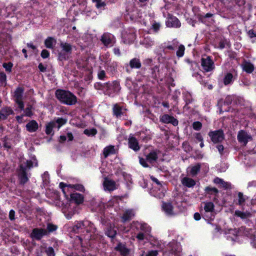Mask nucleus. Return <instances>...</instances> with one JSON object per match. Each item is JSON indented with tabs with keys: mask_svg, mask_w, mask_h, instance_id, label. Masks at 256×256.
<instances>
[{
	"mask_svg": "<svg viewBox=\"0 0 256 256\" xmlns=\"http://www.w3.org/2000/svg\"><path fill=\"white\" fill-rule=\"evenodd\" d=\"M94 88L102 90L106 94L112 97L117 94L120 90V83L117 81L107 83L96 82L94 84Z\"/></svg>",
	"mask_w": 256,
	"mask_h": 256,
	"instance_id": "1",
	"label": "nucleus"
},
{
	"mask_svg": "<svg viewBox=\"0 0 256 256\" xmlns=\"http://www.w3.org/2000/svg\"><path fill=\"white\" fill-rule=\"evenodd\" d=\"M56 96L60 102L67 105L74 104L77 101L76 96L69 91L58 90L56 92Z\"/></svg>",
	"mask_w": 256,
	"mask_h": 256,
	"instance_id": "2",
	"label": "nucleus"
},
{
	"mask_svg": "<svg viewBox=\"0 0 256 256\" xmlns=\"http://www.w3.org/2000/svg\"><path fill=\"white\" fill-rule=\"evenodd\" d=\"M32 166V161H23V162L20 164L18 170V176L21 184H24L28 181L26 172Z\"/></svg>",
	"mask_w": 256,
	"mask_h": 256,
	"instance_id": "3",
	"label": "nucleus"
},
{
	"mask_svg": "<svg viewBox=\"0 0 256 256\" xmlns=\"http://www.w3.org/2000/svg\"><path fill=\"white\" fill-rule=\"evenodd\" d=\"M60 51L58 52V59L60 60H68L70 56L73 46L66 42H61L60 44Z\"/></svg>",
	"mask_w": 256,
	"mask_h": 256,
	"instance_id": "4",
	"label": "nucleus"
},
{
	"mask_svg": "<svg viewBox=\"0 0 256 256\" xmlns=\"http://www.w3.org/2000/svg\"><path fill=\"white\" fill-rule=\"evenodd\" d=\"M136 30L134 28L124 30L122 32V38L124 42L132 44L136 38Z\"/></svg>",
	"mask_w": 256,
	"mask_h": 256,
	"instance_id": "5",
	"label": "nucleus"
},
{
	"mask_svg": "<svg viewBox=\"0 0 256 256\" xmlns=\"http://www.w3.org/2000/svg\"><path fill=\"white\" fill-rule=\"evenodd\" d=\"M60 186L62 188L63 193L66 196H67L69 193L72 192L74 190L82 192L84 190L83 186L81 184H67L64 182L60 184Z\"/></svg>",
	"mask_w": 256,
	"mask_h": 256,
	"instance_id": "6",
	"label": "nucleus"
},
{
	"mask_svg": "<svg viewBox=\"0 0 256 256\" xmlns=\"http://www.w3.org/2000/svg\"><path fill=\"white\" fill-rule=\"evenodd\" d=\"M201 66L203 70L206 72H209L214 68V65L211 58L208 56L202 57L201 58Z\"/></svg>",
	"mask_w": 256,
	"mask_h": 256,
	"instance_id": "7",
	"label": "nucleus"
},
{
	"mask_svg": "<svg viewBox=\"0 0 256 256\" xmlns=\"http://www.w3.org/2000/svg\"><path fill=\"white\" fill-rule=\"evenodd\" d=\"M236 76L237 72L234 68L225 72L222 80L225 86L232 84Z\"/></svg>",
	"mask_w": 256,
	"mask_h": 256,
	"instance_id": "8",
	"label": "nucleus"
},
{
	"mask_svg": "<svg viewBox=\"0 0 256 256\" xmlns=\"http://www.w3.org/2000/svg\"><path fill=\"white\" fill-rule=\"evenodd\" d=\"M23 94L24 90L21 88H18L14 92V100L20 110H24V108Z\"/></svg>",
	"mask_w": 256,
	"mask_h": 256,
	"instance_id": "9",
	"label": "nucleus"
},
{
	"mask_svg": "<svg viewBox=\"0 0 256 256\" xmlns=\"http://www.w3.org/2000/svg\"><path fill=\"white\" fill-rule=\"evenodd\" d=\"M100 40L106 46H112L116 42V38L114 36L108 32L104 34Z\"/></svg>",
	"mask_w": 256,
	"mask_h": 256,
	"instance_id": "10",
	"label": "nucleus"
},
{
	"mask_svg": "<svg viewBox=\"0 0 256 256\" xmlns=\"http://www.w3.org/2000/svg\"><path fill=\"white\" fill-rule=\"evenodd\" d=\"M166 24L169 28H178L181 26L180 20L176 16H174L170 14H166Z\"/></svg>",
	"mask_w": 256,
	"mask_h": 256,
	"instance_id": "11",
	"label": "nucleus"
},
{
	"mask_svg": "<svg viewBox=\"0 0 256 256\" xmlns=\"http://www.w3.org/2000/svg\"><path fill=\"white\" fill-rule=\"evenodd\" d=\"M165 2L164 8H162V11L164 17H166V14H169L166 10L172 12L175 10L176 2L174 0H164Z\"/></svg>",
	"mask_w": 256,
	"mask_h": 256,
	"instance_id": "12",
	"label": "nucleus"
},
{
	"mask_svg": "<svg viewBox=\"0 0 256 256\" xmlns=\"http://www.w3.org/2000/svg\"><path fill=\"white\" fill-rule=\"evenodd\" d=\"M208 136L214 143L220 142L224 139V134L222 130L210 132H209Z\"/></svg>",
	"mask_w": 256,
	"mask_h": 256,
	"instance_id": "13",
	"label": "nucleus"
},
{
	"mask_svg": "<svg viewBox=\"0 0 256 256\" xmlns=\"http://www.w3.org/2000/svg\"><path fill=\"white\" fill-rule=\"evenodd\" d=\"M237 138L239 142L244 146H246L249 141L252 140V136L243 130L238 132Z\"/></svg>",
	"mask_w": 256,
	"mask_h": 256,
	"instance_id": "14",
	"label": "nucleus"
},
{
	"mask_svg": "<svg viewBox=\"0 0 256 256\" xmlns=\"http://www.w3.org/2000/svg\"><path fill=\"white\" fill-rule=\"evenodd\" d=\"M140 43L146 48H150L155 44V42L148 34L144 35L140 39Z\"/></svg>",
	"mask_w": 256,
	"mask_h": 256,
	"instance_id": "15",
	"label": "nucleus"
},
{
	"mask_svg": "<svg viewBox=\"0 0 256 256\" xmlns=\"http://www.w3.org/2000/svg\"><path fill=\"white\" fill-rule=\"evenodd\" d=\"M48 234V231L43 228H34L30 234L32 238L39 240L44 236Z\"/></svg>",
	"mask_w": 256,
	"mask_h": 256,
	"instance_id": "16",
	"label": "nucleus"
},
{
	"mask_svg": "<svg viewBox=\"0 0 256 256\" xmlns=\"http://www.w3.org/2000/svg\"><path fill=\"white\" fill-rule=\"evenodd\" d=\"M132 228H135L137 230H141L147 233H149L151 230V228L148 224L138 222H134L132 224Z\"/></svg>",
	"mask_w": 256,
	"mask_h": 256,
	"instance_id": "17",
	"label": "nucleus"
},
{
	"mask_svg": "<svg viewBox=\"0 0 256 256\" xmlns=\"http://www.w3.org/2000/svg\"><path fill=\"white\" fill-rule=\"evenodd\" d=\"M128 148L134 152H138L140 149L138 140L132 135H130L128 138Z\"/></svg>",
	"mask_w": 256,
	"mask_h": 256,
	"instance_id": "18",
	"label": "nucleus"
},
{
	"mask_svg": "<svg viewBox=\"0 0 256 256\" xmlns=\"http://www.w3.org/2000/svg\"><path fill=\"white\" fill-rule=\"evenodd\" d=\"M160 120L164 124H172L174 126H176L178 124L177 119L168 114H164L162 116L160 117Z\"/></svg>",
	"mask_w": 256,
	"mask_h": 256,
	"instance_id": "19",
	"label": "nucleus"
},
{
	"mask_svg": "<svg viewBox=\"0 0 256 256\" xmlns=\"http://www.w3.org/2000/svg\"><path fill=\"white\" fill-rule=\"evenodd\" d=\"M162 210L168 216H174L176 214L174 208L170 202H163L162 206Z\"/></svg>",
	"mask_w": 256,
	"mask_h": 256,
	"instance_id": "20",
	"label": "nucleus"
},
{
	"mask_svg": "<svg viewBox=\"0 0 256 256\" xmlns=\"http://www.w3.org/2000/svg\"><path fill=\"white\" fill-rule=\"evenodd\" d=\"M103 186L104 190H107L108 191H112L116 190L118 187L117 184L114 181L106 178H104V180L103 182Z\"/></svg>",
	"mask_w": 256,
	"mask_h": 256,
	"instance_id": "21",
	"label": "nucleus"
},
{
	"mask_svg": "<svg viewBox=\"0 0 256 256\" xmlns=\"http://www.w3.org/2000/svg\"><path fill=\"white\" fill-rule=\"evenodd\" d=\"M112 110L114 115L116 118H120L125 114L126 109L118 104H115L113 106Z\"/></svg>",
	"mask_w": 256,
	"mask_h": 256,
	"instance_id": "22",
	"label": "nucleus"
},
{
	"mask_svg": "<svg viewBox=\"0 0 256 256\" xmlns=\"http://www.w3.org/2000/svg\"><path fill=\"white\" fill-rule=\"evenodd\" d=\"M152 180L157 184L158 188H160V192H158L156 194V196L159 198H162L164 196L166 188L162 186V184L154 176H151Z\"/></svg>",
	"mask_w": 256,
	"mask_h": 256,
	"instance_id": "23",
	"label": "nucleus"
},
{
	"mask_svg": "<svg viewBox=\"0 0 256 256\" xmlns=\"http://www.w3.org/2000/svg\"><path fill=\"white\" fill-rule=\"evenodd\" d=\"M238 230L236 229H229L224 232L228 240H230L232 241L236 240L237 239Z\"/></svg>",
	"mask_w": 256,
	"mask_h": 256,
	"instance_id": "24",
	"label": "nucleus"
},
{
	"mask_svg": "<svg viewBox=\"0 0 256 256\" xmlns=\"http://www.w3.org/2000/svg\"><path fill=\"white\" fill-rule=\"evenodd\" d=\"M26 130L30 132H36L38 128V122L34 120H30L26 126Z\"/></svg>",
	"mask_w": 256,
	"mask_h": 256,
	"instance_id": "25",
	"label": "nucleus"
},
{
	"mask_svg": "<svg viewBox=\"0 0 256 256\" xmlns=\"http://www.w3.org/2000/svg\"><path fill=\"white\" fill-rule=\"evenodd\" d=\"M162 156L161 152L157 150H152L146 155V160H156Z\"/></svg>",
	"mask_w": 256,
	"mask_h": 256,
	"instance_id": "26",
	"label": "nucleus"
},
{
	"mask_svg": "<svg viewBox=\"0 0 256 256\" xmlns=\"http://www.w3.org/2000/svg\"><path fill=\"white\" fill-rule=\"evenodd\" d=\"M13 112V110L10 108H4L0 110V119L6 120L8 116L12 114Z\"/></svg>",
	"mask_w": 256,
	"mask_h": 256,
	"instance_id": "27",
	"label": "nucleus"
},
{
	"mask_svg": "<svg viewBox=\"0 0 256 256\" xmlns=\"http://www.w3.org/2000/svg\"><path fill=\"white\" fill-rule=\"evenodd\" d=\"M243 70L247 73L250 74L254 70V66L249 62L244 61L241 64Z\"/></svg>",
	"mask_w": 256,
	"mask_h": 256,
	"instance_id": "28",
	"label": "nucleus"
},
{
	"mask_svg": "<svg viewBox=\"0 0 256 256\" xmlns=\"http://www.w3.org/2000/svg\"><path fill=\"white\" fill-rule=\"evenodd\" d=\"M116 150L113 146H106L103 150V154L104 158H106L108 156L113 154L116 153Z\"/></svg>",
	"mask_w": 256,
	"mask_h": 256,
	"instance_id": "29",
	"label": "nucleus"
},
{
	"mask_svg": "<svg viewBox=\"0 0 256 256\" xmlns=\"http://www.w3.org/2000/svg\"><path fill=\"white\" fill-rule=\"evenodd\" d=\"M142 10H137L132 12H131L128 13L130 18L132 20H138V18L142 17Z\"/></svg>",
	"mask_w": 256,
	"mask_h": 256,
	"instance_id": "30",
	"label": "nucleus"
},
{
	"mask_svg": "<svg viewBox=\"0 0 256 256\" xmlns=\"http://www.w3.org/2000/svg\"><path fill=\"white\" fill-rule=\"evenodd\" d=\"M182 184L190 188L194 186L196 184L195 181L191 178L188 177L184 178L182 180Z\"/></svg>",
	"mask_w": 256,
	"mask_h": 256,
	"instance_id": "31",
	"label": "nucleus"
},
{
	"mask_svg": "<svg viewBox=\"0 0 256 256\" xmlns=\"http://www.w3.org/2000/svg\"><path fill=\"white\" fill-rule=\"evenodd\" d=\"M88 224H89V222H78L76 225L74 226L73 228V230L75 232H80L82 231V230L84 228V226H86Z\"/></svg>",
	"mask_w": 256,
	"mask_h": 256,
	"instance_id": "32",
	"label": "nucleus"
},
{
	"mask_svg": "<svg viewBox=\"0 0 256 256\" xmlns=\"http://www.w3.org/2000/svg\"><path fill=\"white\" fill-rule=\"evenodd\" d=\"M70 195V198L72 200H74L76 204H80L83 201V197L82 196L78 193H74L72 192L69 193Z\"/></svg>",
	"mask_w": 256,
	"mask_h": 256,
	"instance_id": "33",
	"label": "nucleus"
},
{
	"mask_svg": "<svg viewBox=\"0 0 256 256\" xmlns=\"http://www.w3.org/2000/svg\"><path fill=\"white\" fill-rule=\"evenodd\" d=\"M130 66L132 68H139L141 66V63L139 59L134 58L130 60Z\"/></svg>",
	"mask_w": 256,
	"mask_h": 256,
	"instance_id": "34",
	"label": "nucleus"
},
{
	"mask_svg": "<svg viewBox=\"0 0 256 256\" xmlns=\"http://www.w3.org/2000/svg\"><path fill=\"white\" fill-rule=\"evenodd\" d=\"M134 215V212L132 210H128L126 211L125 213L122 216L123 222L130 220Z\"/></svg>",
	"mask_w": 256,
	"mask_h": 256,
	"instance_id": "35",
	"label": "nucleus"
},
{
	"mask_svg": "<svg viewBox=\"0 0 256 256\" xmlns=\"http://www.w3.org/2000/svg\"><path fill=\"white\" fill-rule=\"evenodd\" d=\"M200 166L199 164H197L194 166H190L188 168L187 171L190 175L195 176L196 175L198 171L200 170Z\"/></svg>",
	"mask_w": 256,
	"mask_h": 256,
	"instance_id": "36",
	"label": "nucleus"
},
{
	"mask_svg": "<svg viewBox=\"0 0 256 256\" xmlns=\"http://www.w3.org/2000/svg\"><path fill=\"white\" fill-rule=\"evenodd\" d=\"M116 249L117 250L120 251L121 254L124 256L128 254L129 252V250L125 246L124 244H118L116 248Z\"/></svg>",
	"mask_w": 256,
	"mask_h": 256,
	"instance_id": "37",
	"label": "nucleus"
},
{
	"mask_svg": "<svg viewBox=\"0 0 256 256\" xmlns=\"http://www.w3.org/2000/svg\"><path fill=\"white\" fill-rule=\"evenodd\" d=\"M55 44V40L52 37L48 38L44 42L46 46L48 48H52Z\"/></svg>",
	"mask_w": 256,
	"mask_h": 256,
	"instance_id": "38",
	"label": "nucleus"
},
{
	"mask_svg": "<svg viewBox=\"0 0 256 256\" xmlns=\"http://www.w3.org/2000/svg\"><path fill=\"white\" fill-rule=\"evenodd\" d=\"M204 212H210L214 211V205L211 202H206L204 206Z\"/></svg>",
	"mask_w": 256,
	"mask_h": 256,
	"instance_id": "39",
	"label": "nucleus"
},
{
	"mask_svg": "<svg viewBox=\"0 0 256 256\" xmlns=\"http://www.w3.org/2000/svg\"><path fill=\"white\" fill-rule=\"evenodd\" d=\"M203 218L208 221L213 220L214 218V211L210 212H202Z\"/></svg>",
	"mask_w": 256,
	"mask_h": 256,
	"instance_id": "40",
	"label": "nucleus"
},
{
	"mask_svg": "<svg viewBox=\"0 0 256 256\" xmlns=\"http://www.w3.org/2000/svg\"><path fill=\"white\" fill-rule=\"evenodd\" d=\"M56 126V124L54 122H52L46 126V132L48 134H50L52 131V128Z\"/></svg>",
	"mask_w": 256,
	"mask_h": 256,
	"instance_id": "41",
	"label": "nucleus"
},
{
	"mask_svg": "<svg viewBox=\"0 0 256 256\" xmlns=\"http://www.w3.org/2000/svg\"><path fill=\"white\" fill-rule=\"evenodd\" d=\"M235 215L241 218H246L250 216V214L248 212H242L239 210H236L235 212Z\"/></svg>",
	"mask_w": 256,
	"mask_h": 256,
	"instance_id": "42",
	"label": "nucleus"
},
{
	"mask_svg": "<svg viewBox=\"0 0 256 256\" xmlns=\"http://www.w3.org/2000/svg\"><path fill=\"white\" fill-rule=\"evenodd\" d=\"M184 100L186 102V104H190L192 101V96L191 94L188 92H185L182 93Z\"/></svg>",
	"mask_w": 256,
	"mask_h": 256,
	"instance_id": "43",
	"label": "nucleus"
},
{
	"mask_svg": "<svg viewBox=\"0 0 256 256\" xmlns=\"http://www.w3.org/2000/svg\"><path fill=\"white\" fill-rule=\"evenodd\" d=\"M236 98V96H228L224 102V105L228 106L230 104L232 103V102Z\"/></svg>",
	"mask_w": 256,
	"mask_h": 256,
	"instance_id": "44",
	"label": "nucleus"
},
{
	"mask_svg": "<svg viewBox=\"0 0 256 256\" xmlns=\"http://www.w3.org/2000/svg\"><path fill=\"white\" fill-rule=\"evenodd\" d=\"M84 134L88 136H94L97 133V130L94 128L86 129L84 132Z\"/></svg>",
	"mask_w": 256,
	"mask_h": 256,
	"instance_id": "45",
	"label": "nucleus"
},
{
	"mask_svg": "<svg viewBox=\"0 0 256 256\" xmlns=\"http://www.w3.org/2000/svg\"><path fill=\"white\" fill-rule=\"evenodd\" d=\"M66 121L67 120L65 118H58L54 122L56 124H58L57 128L58 130L62 126L64 125L66 122Z\"/></svg>",
	"mask_w": 256,
	"mask_h": 256,
	"instance_id": "46",
	"label": "nucleus"
},
{
	"mask_svg": "<svg viewBox=\"0 0 256 256\" xmlns=\"http://www.w3.org/2000/svg\"><path fill=\"white\" fill-rule=\"evenodd\" d=\"M24 111L23 114L26 116L30 117L32 115V106H28L25 110H20Z\"/></svg>",
	"mask_w": 256,
	"mask_h": 256,
	"instance_id": "47",
	"label": "nucleus"
},
{
	"mask_svg": "<svg viewBox=\"0 0 256 256\" xmlns=\"http://www.w3.org/2000/svg\"><path fill=\"white\" fill-rule=\"evenodd\" d=\"M185 48L184 46L180 44L178 46V50L176 51L177 56L180 58L183 56L184 53Z\"/></svg>",
	"mask_w": 256,
	"mask_h": 256,
	"instance_id": "48",
	"label": "nucleus"
},
{
	"mask_svg": "<svg viewBox=\"0 0 256 256\" xmlns=\"http://www.w3.org/2000/svg\"><path fill=\"white\" fill-rule=\"evenodd\" d=\"M106 234L108 236L113 238L116 234V230L114 228H110L106 232Z\"/></svg>",
	"mask_w": 256,
	"mask_h": 256,
	"instance_id": "49",
	"label": "nucleus"
},
{
	"mask_svg": "<svg viewBox=\"0 0 256 256\" xmlns=\"http://www.w3.org/2000/svg\"><path fill=\"white\" fill-rule=\"evenodd\" d=\"M2 147H4L8 150L11 148V144L7 138H4L0 144Z\"/></svg>",
	"mask_w": 256,
	"mask_h": 256,
	"instance_id": "50",
	"label": "nucleus"
},
{
	"mask_svg": "<svg viewBox=\"0 0 256 256\" xmlns=\"http://www.w3.org/2000/svg\"><path fill=\"white\" fill-rule=\"evenodd\" d=\"M160 23L155 21H153L152 23V27L154 31L156 32H158L160 28Z\"/></svg>",
	"mask_w": 256,
	"mask_h": 256,
	"instance_id": "51",
	"label": "nucleus"
},
{
	"mask_svg": "<svg viewBox=\"0 0 256 256\" xmlns=\"http://www.w3.org/2000/svg\"><path fill=\"white\" fill-rule=\"evenodd\" d=\"M2 66L3 67L6 69V71L10 72L13 64L12 62H9L8 63H4Z\"/></svg>",
	"mask_w": 256,
	"mask_h": 256,
	"instance_id": "52",
	"label": "nucleus"
},
{
	"mask_svg": "<svg viewBox=\"0 0 256 256\" xmlns=\"http://www.w3.org/2000/svg\"><path fill=\"white\" fill-rule=\"evenodd\" d=\"M57 229V226L56 225L48 224L47 225L48 234L50 232H52Z\"/></svg>",
	"mask_w": 256,
	"mask_h": 256,
	"instance_id": "53",
	"label": "nucleus"
},
{
	"mask_svg": "<svg viewBox=\"0 0 256 256\" xmlns=\"http://www.w3.org/2000/svg\"><path fill=\"white\" fill-rule=\"evenodd\" d=\"M202 126V124L200 122H195L192 124L193 128L196 130H200Z\"/></svg>",
	"mask_w": 256,
	"mask_h": 256,
	"instance_id": "54",
	"label": "nucleus"
},
{
	"mask_svg": "<svg viewBox=\"0 0 256 256\" xmlns=\"http://www.w3.org/2000/svg\"><path fill=\"white\" fill-rule=\"evenodd\" d=\"M178 46V44L177 42H174L172 44H168L166 46V48L170 50H174L175 48H177Z\"/></svg>",
	"mask_w": 256,
	"mask_h": 256,
	"instance_id": "55",
	"label": "nucleus"
},
{
	"mask_svg": "<svg viewBox=\"0 0 256 256\" xmlns=\"http://www.w3.org/2000/svg\"><path fill=\"white\" fill-rule=\"evenodd\" d=\"M238 204L240 205H242L245 200V199L244 197L243 194L242 193L239 192L238 194Z\"/></svg>",
	"mask_w": 256,
	"mask_h": 256,
	"instance_id": "56",
	"label": "nucleus"
},
{
	"mask_svg": "<svg viewBox=\"0 0 256 256\" xmlns=\"http://www.w3.org/2000/svg\"><path fill=\"white\" fill-rule=\"evenodd\" d=\"M206 191L208 192L211 193H217L218 192V190L215 188H211L210 186H208L205 189Z\"/></svg>",
	"mask_w": 256,
	"mask_h": 256,
	"instance_id": "57",
	"label": "nucleus"
},
{
	"mask_svg": "<svg viewBox=\"0 0 256 256\" xmlns=\"http://www.w3.org/2000/svg\"><path fill=\"white\" fill-rule=\"evenodd\" d=\"M220 186L221 187L224 188H230V184L228 182H225L223 180L222 182L220 183Z\"/></svg>",
	"mask_w": 256,
	"mask_h": 256,
	"instance_id": "58",
	"label": "nucleus"
},
{
	"mask_svg": "<svg viewBox=\"0 0 256 256\" xmlns=\"http://www.w3.org/2000/svg\"><path fill=\"white\" fill-rule=\"evenodd\" d=\"M98 76L100 80H103L105 77L106 72L104 70H100L98 72Z\"/></svg>",
	"mask_w": 256,
	"mask_h": 256,
	"instance_id": "59",
	"label": "nucleus"
},
{
	"mask_svg": "<svg viewBox=\"0 0 256 256\" xmlns=\"http://www.w3.org/2000/svg\"><path fill=\"white\" fill-rule=\"evenodd\" d=\"M24 116H25L22 114L20 116H16V118L19 124H21L24 122Z\"/></svg>",
	"mask_w": 256,
	"mask_h": 256,
	"instance_id": "60",
	"label": "nucleus"
},
{
	"mask_svg": "<svg viewBox=\"0 0 256 256\" xmlns=\"http://www.w3.org/2000/svg\"><path fill=\"white\" fill-rule=\"evenodd\" d=\"M50 54L46 50H42L41 53V56L42 58H46L48 57Z\"/></svg>",
	"mask_w": 256,
	"mask_h": 256,
	"instance_id": "61",
	"label": "nucleus"
},
{
	"mask_svg": "<svg viewBox=\"0 0 256 256\" xmlns=\"http://www.w3.org/2000/svg\"><path fill=\"white\" fill-rule=\"evenodd\" d=\"M6 74L3 72H0V81L2 83H4L6 82Z\"/></svg>",
	"mask_w": 256,
	"mask_h": 256,
	"instance_id": "62",
	"label": "nucleus"
},
{
	"mask_svg": "<svg viewBox=\"0 0 256 256\" xmlns=\"http://www.w3.org/2000/svg\"><path fill=\"white\" fill-rule=\"evenodd\" d=\"M46 252L48 256H54V250L52 248H48Z\"/></svg>",
	"mask_w": 256,
	"mask_h": 256,
	"instance_id": "63",
	"label": "nucleus"
},
{
	"mask_svg": "<svg viewBox=\"0 0 256 256\" xmlns=\"http://www.w3.org/2000/svg\"><path fill=\"white\" fill-rule=\"evenodd\" d=\"M158 252L156 250L149 251L146 254V256H157Z\"/></svg>",
	"mask_w": 256,
	"mask_h": 256,
	"instance_id": "64",
	"label": "nucleus"
}]
</instances>
